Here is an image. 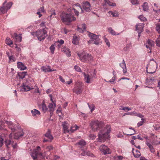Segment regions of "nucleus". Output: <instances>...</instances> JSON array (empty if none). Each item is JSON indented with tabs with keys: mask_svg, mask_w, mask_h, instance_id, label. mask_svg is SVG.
Returning <instances> with one entry per match:
<instances>
[{
	"mask_svg": "<svg viewBox=\"0 0 160 160\" xmlns=\"http://www.w3.org/2000/svg\"><path fill=\"white\" fill-rule=\"evenodd\" d=\"M111 131V127L107 125L104 129L100 130L98 134V141L100 142H104L109 136V133Z\"/></svg>",
	"mask_w": 160,
	"mask_h": 160,
	"instance_id": "nucleus-1",
	"label": "nucleus"
},
{
	"mask_svg": "<svg viewBox=\"0 0 160 160\" xmlns=\"http://www.w3.org/2000/svg\"><path fill=\"white\" fill-rule=\"evenodd\" d=\"M60 17L62 22L65 24L69 25L71 22L76 20V18L70 13L62 12L60 15Z\"/></svg>",
	"mask_w": 160,
	"mask_h": 160,
	"instance_id": "nucleus-2",
	"label": "nucleus"
},
{
	"mask_svg": "<svg viewBox=\"0 0 160 160\" xmlns=\"http://www.w3.org/2000/svg\"><path fill=\"white\" fill-rule=\"evenodd\" d=\"M77 55L82 62L88 63L93 60V58L92 55L85 51L78 52Z\"/></svg>",
	"mask_w": 160,
	"mask_h": 160,
	"instance_id": "nucleus-3",
	"label": "nucleus"
},
{
	"mask_svg": "<svg viewBox=\"0 0 160 160\" xmlns=\"http://www.w3.org/2000/svg\"><path fill=\"white\" fill-rule=\"evenodd\" d=\"M104 124L103 122L98 120L91 121L90 123L91 128L94 131H97L102 128Z\"/></svg>",
	"mask_w": 160,
	"mask_h": 160,
	"instance_id": "nucleus-4",
	"label": "nucleus"
},
{
	"mask_svg": "<svg viewBox=\"0 0 160 160\" xmlns=\"http://www.w3.org/2000/svg\"><path fill=\"white\" fill-rule=\"evenodd\" d=\"M47 32L45 29L38 30L35 32H33L32 35H36L39 40L41 41L43 40L47 36Z\"/></svg>",
	"mask_w": 160,
	"mask_h": 160,
	"instance_id": "nucleus-5",
	"label": "nucleus"
},
{
	"mask_svg": "<svg viewBox=\"0 0 160 160\" xmlns=\"http://www.w3.org/2000/svg\"><path fill=\"white\" fill-rule=\"evenodd\" d=\"M88 35L91 39V40L88 41V44L92 43L98 45L101 43L98 35L91 33L90 32H88Z\"/></svg>",
	"mask_w": 160,
	"mask_h": 160,
	"instance_id": "nucleus-6",
	"label": "nucleus"
},
{
	"mask_svg": "<svg viewBox=\"0 0 160 160\" xmlns=\"http://www.w3.org/2000/svg\"><path fill=\"white\" fill-rule=\"evenodd\" d=\"M12 2H10L7 3L6 0L3 3L2 6L0 8V14H4L6 13L12 7Z\"/></svg>",
	"mask_w": 160,
	"mask_h": 160,
	"instance_id": "nucleus-7",
	"label": "nucleus"
},
{
	"mask_svg": "<svg viewBox=\"0 0 160 160\" xmlns=\"http://www.w3.org/2000/svg\"><path fill=\"white\" fill-rule=\"evenodd\" d=\"M40 149V147L39 146H38L37 147V149L34 150L32 152L31 155L34 160H37V158H42V153L39 152Z\"/></svg>",
	"mask_w": 160,
	"mask_h": 160,
	"instance_id": "nucleus-8",
	"label": "nucleus"
},
{
	"mask_svg": "<svg viewBox=\"0 0 160 160\" xmlns=\"http://www.w3.org/2000/svg\"><path fill=\"white\" fill-rule=\"evenodd\" d=\"M99 148L101 152L104 155L109 154L111 152L110 149L104 145H102L100 146Z\"/></svg>",
	"mask_w": 160,
	"mask_h": 160,
	"instance_id": "nucleus-9",
	"label": "nucleus"
},
{
	"mask_svg": "<svg viewBox=\"0 0 160 160\" xmlns=\"http://www.w3.org/2000/svg\"><path fill=\"white\" fill-rule=\"evenodd\" d=\"M5 123L6 124L8 128L11 130L12 132H15L16 130V126L11 121H5Z\"/></svg>",
	"mask_w": 160,
	"mask_h": 160,
	"instance_id": "nucleus-10",
	"label": "nucleus"
},
{
	"mask_svg": "<svg viewBox=\"0 0 160 160\" xmlns=\"http://www.w3.org/2000/svg\"><path fill=\"white\" fill-rule=\"evenodd\" d=\"M84 76V79L85 82L87 83H90L92 82L93 77L89 75L88 74L84 72L82 73Z\"/></svg>",
	"mask_w": 160,
	"mask_h": 160,
	"instance_id": "nucleus-11",
	"label": "nucleus"
},
{
	"mask_svg": "<svg viewBox=\"0 0 160 160\" xmlns=\"http://www.w3.org/2000/svg\"><path fill=\"white\" fill-rule=\"evenodd\" d=\"M156 66V68H157V63L153 59H152L150 60L149 62L148 66L147 67V69L148 68H149L152 69L153 68H155V67Z\"/></svg>",
	"mask_w": 160,
	"mask_h": 160,
	"instance_id": "nucleus-12",
	"label": "nucleus"
},
{
	"mask_svg": "<svg viewBox=\"0 0 160 160\" xmlns=\"http://www.w3.org/2000/svg\"><path fill=\"white\" fill-rule=\"evenodd\" d=\"M49 96L50 97V100L53 103H49L48 105V107L49 108L50 111L51 112H53L55 108L56 107V104L55 102L53 100L52 95L50 94Z\"/></svg>",
	"mask_w": 160,
	"mask_h": 160,
	"instance_id": "nucleus-13",
	"label": "nucleus"
},
{
	"mask_svg": "<svg viewBox=\"0 0 160 160\" xmlns=\"http://www.w3.org/2000/svg\"><path fill=\"white\" fill-rule=\"evenodd\" d=\"M78 84L79 86H77L73 89V92L77 94H79L81 93L83 90L82 84L80 82H79Z\"/></svg>",
	"mask_w": 160,
	"mask_h": 160,
	"instance_id": "nucleus-14",
	"label": "nucleus"
},
{
	"mask_svg": "<svg viewBox=\"0 0 160 160\" xmlns=\"http://www.w3.org/2000/svg\"><path fill=\"white\" fill-rule=\"evenodd\" d=\"M12 37L16 42H19L22 41V37L21 34L18 35L17 33H15L12 35Z\"/></svg>",
	"mask_w": 160,
	"mask_h": 160,
	"instance_id": "nucleus-15",
	"label": "nucleus"
},
{
	"mask_svg": "<svg viewBox=\"0 0 160 160\" xmlns=\"http://www.w3.org/2000/svg\"><path fill=\"white\" fill-rule=\"evenodd\" d=\"M154 42L152 40L148 39L146 43L145 44L146 48H149L150 50L151 49L152 47L154 46Z\"/></svg>",
	"mask_w": 160,
	"mask_h": 160,
	"instance_id": "nucleus-16",
	"label": "nucleus"
},
{
	"mask_svg": "<svg viewBox=\"0 0 160 160\" xmlns=\"http://www.w3.org/2000/svg\"><path fill=\"white\" fill-rule=\"evenodd\" d=\"M90 3L87 1L83 2L82 3L83 9L87 12L89 11L90 8Z\"/></svg>",
	"mask_w": 160,
	"mask_h": 160,
	"instance_id": "nucleus-17",
	"label": "nucleus"
},
{
	"mask_svg": "<svg viewBox=\"0 0 160 160\" xmlns=\"http://www.w3.org/2000/svg\"><path fill=\"white\" fill-rule=\"evenodd\" d=\"M144 27V24L138 23L136 26V30L138 32H142L143 30V28Z\"/></svg>",
	"mask_w": 160,
	"mask_h": 160,
	"instance_id": "nucleus-18",
	"label": "nucleus"
},
{
	"mask_svg": "<svg viewBox=\"0 0 160 160\" xmlns=\"http://www.w3.org/2000/svg\"><path fill=\"white\" fill-rule=\"evenodd\" d=\"M78 31L80 32H83L86 30V27L85 24L82 23L79 25L78 27Z\"/></svg>",
	"mask_w": 160,
	"mask_h": 160,
	"instance_id": "nucleus-19",
	"label": "nucleus"
},
{
	"mask_svg": "<svg viewBox=\"0 0 160 160\" xmlns=\"http://www.w3.org/2000/svg\"><path fill=\"white\" fill-rule=\"evenodd\" d=\"M119 65L123 70V72L124 74H125L127 71L126 63L124 59L122 60V62L119 64Z\"/></svg>",
	"mask_w": 160,
	"mask_h": 160,
	"instance_id": "nucleus-20",
	"label": "nucleus"
},
{
	"mask_svg": "<svg viewBox=\"0 0 160 160\" xmlns=\"http://www.w3.org/2000/svg\"><path fill=\"white\" fill-rule=\"evenodd\" d=\"M22 90L24 91H28L33 89V88L32 87H30L28 85H25L24 84L22 86Z\"/></svg>",
	"mask_w": 160,
	"mask_h": 160,
	"instance_id": "nucleus-21",
	"label": "nucleus"
},
{
	"mask_svg": "<svg viewBox=\"0 0 160 160\" xmlns=\"http://www.w3.org/2000/svg\"><path fill=\"white\" fill-rule=\"evenodd\" d=\"M45 12V10L44 9V8L43 7H42L39 8L37 10V12L36 13L38 15L39 17L40 18L42 16V15L41 14V13H44Z\"/></svg>",
	"mask_w": 160,
	"mask_h": 160,
	"instance_id": "nucleus-22",
	"label": "nucleus"
},
{
	"mask_svg": "<svg viewBox=\"0 0 160 160\" xmlns=\"http://www.w3.org/2000/svg\"><path fill=\"white\" fill-rule=\"evenodd\" d=\"M61 51L64 52L68 57H70L71 56L70 51L68 48H62Z\"/></svg>",
	"mask_w": 160,
	"mask_h": 160,
	"instance_id": "nucleus-23",
	"label": "nucleus"
},
{
	"mask_svg": "<svg viewBox=\"0 0 160 160\" xmlns=\"http://www.w3.org/2000/svg\"><path fill=\"white\" fill-rule=\"evenodd\" d=\"M17 65L18 68L21 70H23L26 68V67L22 62H18L17 63Z\"/></svg>",
	"mask_w": 160,
	"mask_h": 160,
	"instance_id": "nucleus-24",
	"label": "nucleus"
},
{
	"mask_svg": "<svg viewBox=\"0 0 160 160\" xmlns=\"http://www.w3.org/2000/svg\"><path fill=\"white\" fill-rule=\"evenodd\" d=\"M31 112L32 116L34 117L37 116V115H39L40 114V112L38 110L35 109L31 110Z\"/></svg>",
	"mask_w": 160,
	"mask_h": 160,
	"instance_id": "nucleus-25",
	"label": "nucleus"
},
{
	"mask_svg": "<svg viewBox=\"0 0 160 160\" xmlns=\"http://www.w3.org/2000/svg\"><path fill=\"white\" fill-rule=\"evenodd\" d=\"M79 38H80L79 36H74L73 37V40L72 41V43L74 44H78L79 43Z\"/></svg>",
	"mask_w": 160,
	"mask_h": 160,
	"instance_id": "nucleus-26",
	"label": "nucleus"
},
{
	"mask_svg": "<svg viewBox=\"0 0 160 160\" xmlns=\"http://www.w3.org/2000/svg\"><path fill=\"white\" fill-rule=\"evenodd\" d=\"M45 136L50 139V141L52 140L53 138L52 135L51 134V132L50 130H48L46 133L45 134Z\"/></svg>",
	"mask_w": 160,
	"mask_h": 160,
	"instance_id": "nucleus-27",
	"label": "nucleus"
},
{
	"mask_svg": "<svg viewBox=\"0 0 160 160\" xmlns=\"http://www.w3.org/2000/svg\"><path fill=\"white\" fill-rule=\"evenodd\" d=\"M76 144L78 145L79 148H82L86 145V142L83 140H82L78 142Z\"/></svg>",
	"mask_w": 160,
	"mask_h": 160,
	"instance_id": "nucleus-28",
	"label": "nucleus"
},
{
	"mask_svg": "<svg viewBox=\"0 0 160 160\" xmlns=\"http://www.w3.org/2000/svg\"><path fill=\"white\" fill-rule=\"evenodd\" d=\"M20 133H15L14 136V138L16 139H18L19 137L23 136V132H22V130H20Z\"/></svg>",
	"mask_w": 160,
	"mask_h": 160,
	"instance_id": "nucleus-29",
	"label": "nucleus"
},
{
	"mask_svg": "<svg viewBox=\"0 0 160 160\" xmlns=\"http://www.w3.org/2000/svg\"><path fill=\"white\" fill-rule=\"evenodd\" d=\"M50 68V66H46L42 67L41 68V69L42 71H43L44 72H49Z\"/></svg>",
	"mask_w": 160,
	"mask_h": 160,
	"instance_id": "nucleus-30",
	"label": "nucleus"
},
{
	"mask_svg": "<svg viewBox=\"0 0 160 160\" xmlns=\"http://www.w3.org/2000/svg\"><path fill=\"white\" fill-rule=\"evenodd\" d=\"M42 110L44 112H46L48 110L47 106L45 104V102L43 101L41 104Z\"/></svg>",
	"mask_w": 160,
	"mask_h": 160,
	"instance_id": "nucleus-31",
	"label": "nucleus"
},
{
	"mask_svg": "<svg viewBox=\"0 0 160 160\" xmlns=\"http://www.w3.org/2000/svg\"><path fill=\"white\" fill-rule=\"evenodd\" d=\"M134 149L132 148V152L133 153V154L135 157L136 158H138L141 155L139 151L138 150H136V153L133 151Z\"/></svg>",
	"mask_w": 160,
	"mask_h": 160,
	"instance_id": "nucleus-32",
	"label": "nucleus"
},
{
	"mask_svg": "<svg viewBox=\"0 0 160 160\" xmlns=\"http://www.w3.org/2000/svg\"><path fill=\"white\" fill-rule=\"evenodd\" d=\"M81 155L82 156L87 155L92 156L93 155V154L90 153L89 151L83 150L82 152L81 153Z\"/></svg>",
	"mask_w": 160,
	"mask_h": 160,
	"instance_id": "nucleus-33",
	"label": "nucleus"
},
{
	"mask_svg": "<svg viewBox=\"0 0 160 160\" xmlns=\"http://www.w3.org/2000/svg\"><path fill=\"white\" fill-rule=\"evenodd\" d=\"M18 75L20 78L22 79L25 78V76L26 75V73L24 72H22L18 73Z\"/></svg>",
	"mask_w": 160,
	"mask_h": 160,
	"instance_id": "nucleus-34",
	"label": "nucleus"
},
{
	"mask_svg": "<svg viewBox=\"0 0 160 160\" xmlns=\"http://www.w3.org/2000/svg\"><path fill=\"white\" fill-rule=\"evenodd\" d=\"M67 124V123L65 122H63L62 124L64 132H68L69 131L68 129V128Z\"/></svg>",
	"mask_w": 160,
	"mask_h": 160,
	"instance_id": "nucleus-35",
	"label": "nucleus"
},
{
	"mask_svg": "<svg viewBox=\"0 0 160 160\" xmlns=\"http://www.w3.org/2000/svg\"><path fill=\"white\" fill-rule=\"evenodd\" d=\"M157 137L156 136H155L154 137V140H153L152 142V143L153 144L155 145H158L160 144V138H159L157 140H155V138H157Z\"/></svg>",
	"mask_w": 160,
	"mask_h": 160,
	"instance_id": "nucleus-36",
	"label": "nucleus"
},
{
	"mask_svg": "<svg viewBox=\"0 0 160 160\" xmlns=\"http://www.w3.org/2000/svg\"><path fill=\"white\" fill-rule=\"evenodd\" d=\"M109 32L112 35H118L119 33H116L112 28H110L108 29Z\"/></svg>",
	"mask_w": 160,
	"mask_h": 160,
	"instance_id": "nucleus-37",
	"label": "nucleus"
},
{
	"mask_svg": "<svg viewBox=\"0 0 160 160\" xmlns=\"http://www.w3.org/2000/svg\"><path fill=\"white\" fill-rule=\"evenodd\" d=\"M105 3L108 4L109 6H115L116 4L115 3L112 2L109 0H104Z\"/></svg>",
	"mask_w": 160,
	"mask_h": 160,
	"instance_id": "nucleus-38",
	"label": "nucleus"
},
{
	"mask_svg": "<svg viewBox=\"0 0 160 160\" xmlns=\"http://www.w3.org/2000/svg\"><path fill=\"white\" fill-rule=\"evenodd\" d=\"M5 42L9 46L13 44L12 41L11 40L10 38L8 37L6 38L5 40Z\"/></svg>",
	"mask_w": 160,
	"mask_h": 160,
	"instance_id": "nucleus-39",
	"label": "nucleus"
},
{
	"mask_svg": "<svg viewBox=\"0 0 160 160\" xmlns=\"http://www.w3.org/2000/svg\"><path fill=\"white\" fill-rule=\"evenodd\" d=\"M88 105L89 109H90V111L92 113V111L95 109V106L94 104H92L91 105H89L88 103Z\"/></svg>",
	"mask_w": 160,
	"mask_h": 160,
	"instance_id": "nucleus-40",
	"label": "nucleus"
},
{
	"mask_svg": "<svg viewBox=\"0 0 160 160\" xmlns=\"http://www.w3.org/2000/svg\"><path fill=\"white\" fill-rule=\"evenodd\" d=\"M117 77H112L111 79L109 81H107L106 80H105L106 82H109L111 83V84H115L116 80Z\"/></svg>",
	"mask_w": 160,
	"mask_h": 160,
	"instance_id": "nucleus-41",
	"label": "nucleus"
},
{
	"mask_svg": "<svg viewBox=\"0 0 160 160\" xmlns=\"http://www.w3.org/2000/svg\"><path fill=\"white\" fill-rule=\"evenodd\" d=\"M108 13L109 15H112L113 17H117L118 16V14L117 12L109 11Z\"/></svg>",
	"mask_w": 160,
	"mask_h": 160,
	"instance_id": "nucleus-42",
	"label": "nucleus"
},
{
	"mask_svg": "<svg viewBox=\"0 0 160 160\" xmlns=\"http://www.w3.org/2000/svg\"><path fill=\"white\" fill-rule=\"evenodd\" d=\"M143 10L145 11H147L148 10V3L147 2H144L142 5Z\"/></svg>",
	"mask_w": 160,
	"mask_h": 160,
	"instance_id": "nucleus-43",
	"label": "nucleus"
},
{
	"mask_svg": "<svg viewBox=\"0 0 160 160\" xmlns=\"http://www.w3.org/2000/svg\"><path fill=\"white\" fill-rule=\"evenodd\" d=\"M13 143V142L11 140H6L5 141V144L8 148V146L10 145H12V143Z\"/></svg>",
	"mask_w": 160,
	"mask_h": 160,
	"instance_id": "nucleus-44",
	"label": "nucleus"
},
{
	"mask_svg": "<svg viewBox=\"0 0 160 160\" xmlns=\"http://www.w3.org/2000/svg\"><path fill=\"white\" fill-rule=\"evenodd\" d=\"M78 128V127L77 125H75L74 126H73L71 127L70 131L72 132H73L77 130Z\"/></svg>",
	"mask_w": 160,
	"mask_h": 160,
	"instance_id": "nucleus-45",
	"label": "nucleus"
},
{
	"mask_svg": "<svg viewBox=\"0 0 160 160\" xmlns=\"http://www.w3.org/2000/svg\"><path fill=\"white\" fill-rule=\"evenodd\" d=\"M138 18L141 21L143 22L146 21L147 19L143 15H140L138 17Z\"/></svg>",
	"mask_w": 160,
	"mask_h": 160,
	"instance_id": "nucleus-46",
	"label": "nucleus"
},
{
	"mask_svg": "<svg viewBox=\"0 0 160 160\" xmlns=\"http://www.w3.org/2000/svg\"><path fill=\"white\" fill-rule=\"evenodd\" d=\"M156 29L158 33H160V23H157L156 24Z\"/></svg>",
	"mask_w": 160,
	"mask_h": 160,
	"instance_id": "nucleus-47",
	"label": "nucleus"
},
{
	"mask_svg": "<svg viewBox=\"0 0 160 160\" xmlns=\"http://www.w3.org/2000/svg\"><path fill=\"white\" fill-rule=\"evenodd\" d=\"M50 49L51 51V52L52 54L54 53V51L55 50V48L54 45H52L50 48Z\"/></svg>",
	"mask_w": 160,
	"mask_h": 160,
	"instance_id": "nucleus-48",
	"label": "nucleus"
},
{
	"mask_svg": "<svg viewBox=\"0 0 160 160\" xmlns=\"http://www.w3.org/2000/svg\"><path fill=\"white\" fill-rule=\"evenodd\" d=\"M156 43L157 45L160 47V35L156 41Z\"/></svg>",
	"mask_w": 160,
	"mask_h": 160,
	"instance_id": "nucleus-49",
	"label": "nucleus"
},
{
	"mask_svg": "<svg viewBox=\"0 0 160 160\" xmlns=\"http://www.w3.org/2000/svg\"><path fill=\"white\" fill-rule=\"evenodd\" d=\"M74 69H75V70L77 71V72H82V70L78 66L76 65L74 66Z\"/></svg>",
	"mask_w": 160,
	"mask_h": 160,
	"instance_id": "nucleus-50",
	"label": "nucleus"
},
{
	"mask_svg": "<svg viewBox=\"0 0 160 160\" xmlns=\"http://www.w3.org/2000/svg\"><path fill=\"white\" fill-rule=\"evenodd\" d=\"M142 121L138 122L137 124V126L139 127L142 125L144 123V119L143 118L141 119Z\"/></svg>",
	"mask_w": 160,
	"mask_h": 160,
	"instance_id": "nucleus-51",
	"label": "nucleus"
},
{
	"mask_svg": "<svg viewBox=\"0 0 160 160\" xmlns=\"http://www.w3.org/2000/svg\"><path fill=\"white\" fill-rule=\"evenodd\" d=\"M3 139L1 136H0V147H1L3 145Z\"/></svg>",
	"mask_w": 160,
	"mask_h": 160,
	"instance_id": "nucleus-52",
	"label": "nucleus"
},
{
	"mask_svg": "<svg viewBox=\"0 0 160 160\" xmlns=\"http://www.w3.org/2000/svg\"><path fill=\"white\" fill-rule=\"evenodd\" d=\"M129 129H132L133 130V132H132L131 133H130V134H127V135L128 136H131L132 135H133V134H135L136 132L134 129L132 128V127L129 128Z\"/></svg>",
	"mask_w": 160,
	"mask_h": 160,
	"instance_id": "nucleus-53",
	"label": "nucleus"
},
{
	"mask_svg": "<svg viewBox=\"0 0 160 160\" xmlns=\"http://www.w3.org/2000/svg\"><path fill=\"white\" fill-rule=\"evenodd\" d=\"M46 149H47V150L48 151H50L51 150H53V147L52 146H48L46 147Z\"/></svg>",
	"mask_w": 160,
	"mask_h": 160,
	"instance_id": "nucleus-54",
	"label": "nucleus"
},
{
	"mask_svg": "<svg viewBox=\"0 0 160 160\" xmlns=\"http://www.w3.org/2000/svg\"><path fill=\"white\" fill-rule=\"evenodd\" d=\"M104 41H105V42H106V44L107 45L108 47H109L110 46V43L109 42V41L106 38H105Z\"/></svg>",
	"mask_w": 160,
	"mask_h": 160,
	"instance_id": "nucleus-55",
	"label": "nucleus"
},
{
	"mask_svg": "<svg viewBox=\"0 0 160 160\" xmlns=\"http://www.w3.org/2000/svg\"><path fill=\"white\" fill-rule=\"evenodd\" d=\"M52 13H51V15L50 16V18H53L54 17H52L53 16H55L56 14L55 10H52Z\"/></svg>",
	"mask_w": 160,
	"mask_h": 160,
	"instance_id": "nucleus-56",
	"label": "nucleus"
},
{
	"mask_svg": "<svg viewBox=\"0 0 160 160\" xmlns=\"http://www.w3.org/2000/svg\"><path fill=\"white\" fill-rule=\"evenodd\" d=\"M96 137V136L94 134H90L89 135V137L92 139H94Z\"/></svg>",
	"mask_w": 160,
	"mask_h": 160,
	"instance_id": "nucleus-57",
	"label": "nucleus"
},
{
	"mask_svg": "<svg viewBox=\"0 0 160 160\" xmlns=\"http://www.w3.org/2000/svg\"><path fill=\"white\" fill-rule=\"evenodd\" d=\"M8 58H9L10 61H14V58L12 56H9Z\"/></svg>",
	"mask_w": 160,
	"mask_h": 160,
	"instance_id": "nucleus-58",
	"label": "nucleus"
},
{
	"mask_svg": "<svg viewBox=\"0 0 160 160\" xmlns=\"http://www.w3.org/2000/svg\"><path fill=\"white\" fill-rule=\"evenodd\" d=\"M122 109L124 111L127 110L128 111L130 110L131 109V108H129L128 107H123Z\"/></svg>",
	"mask_w": 160,
	"mask_h": 160,
	"instance_id": "nucleus-59",
	"label": "nucleus"
},
{
	"mask_svg": "<svg viewBox=\"0 0 160 160\" xmlns=\"http://www.w3.org/2000/svg\"><path fill=\"white\" fill-rule=\"evenodd\" d=\"M131 2L133 4H136L138 3V0H131Z\"/></svg>",
	"mask_w": 160,
	"mask_h": 160,
	"instance_id": "nucleus-60",
	"label": "nucleus"
},
{
	"mask_svg": "<svg viewBox=\"0 0 160 160\" xmlns=\"http://www.w3.org/2000/svg\"><path fill=\"white\" fill-rule=\"evenodd\" d=\"M149 148L150 149V152H151L154 153L155 152V150H154V148H153V147L152 146H151Z\"/></svg>",
	"mask_w": 160,
	"mask_h": 160,
	"instance_id": "nucleus-61",
	"label": "nucleus"
},
{
	"mask_svg": "<svg viewBox=\"0 0 160 160\" xmlns=\"http://www.w3.org/2000/svg\"><path fill=\"white\" fill-rule=\"evenodd\" d=\"M59 78L60 80L62 82H65V81L63 78L61 76L59 75Z\"/></svg>",
	"mask_w": 160,
	"mask_h": 160,
	"instance_id": "nucleus-62",
	"label": "nucleus"
},
{
	"mask_svg": "<svg viewBox=\"0 0 160 160\" xmlns=\"http://www.w3.org/2000/svg\"><path fill=\"white\" fill-rule=\"evenodd\" d=\"M153 127H154V129L156 130H158L160 128V127L158 125H156L155 126H154Z\"/></svg>",
	"mask_w": 160,
	"mask_h": 160,
	"instance_id": "nucleus-63",
	"label": "nucleus"
},
{
	"mask_svg": "<svg viewBox=\"0 0 160 160\" xmlns=\"http://www.w3.org/2000/svg\"><path fill=\"white\" fill-rule=\"evenodd\" d=\"M72 79H70V81H67V82H65V83H66V84H67L68 85H70V84L71 83H72Z\"/></svg>",
	"mask_w": 160,
	"mask_h": 160,
	"instance_id": "nucleus-64",
	"label": "nucleus"
}]
</instances>
